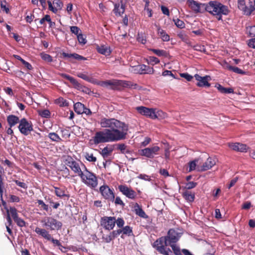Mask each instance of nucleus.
Here are the masks:
<instances>
[{
	"label": "nucleus",
	"mask_w": 255,
	"mask_h": 255,
	"mask_svg": "<svg viewBox=\"0 0 255 255\" xmlns=\"http://www.w3.org/2000/svg\"><path fill=\"white\" fill-rule=\"evenodd\" d=\"M102 128H106L103 130L96 132L93 137L94 143L116 141L126 138L128 134V126L114 118H102L100 122Z\"/></svg>",
	"instance_id": "nucleus-1"
},
{
	"label": "nucleus",
	"mask_w": 255,
	"mask_h": 255,
	"mask_svg": "<svg viewBox=\"0 0 255 255\" xmlns=\"http://www.w3.org/2000/svg\"><path fill=\"white\" fill-rule=\"evenodd\" d=\"M181 234L174 229H170L167 235L162 236L154 242L152 247L160 254L162 255H173L171 250L167 248L172 244H176L180 239Z\"/></svg>",
	"instance_id": "nucleus-2"
},
{
	"label": "nucleus",
	"mask_w": 255,
	"mask_h": 255,
	"mask_svg": "<svg viewBox=\"0 0 255 255\" xmlns=\"http://www.w3.org/2000/svg\"><path fill=\"white\" fill-rule=\"evenodd\" d=\"M203 9L216 17L218 20H222V15H227L230 10L227 6L217 1H210L203 4Z\"/></svg>",
	"instance_id": "nucleus-3"
},
{
	"label": "nucleus",
	"mask_w": 255,
	"mask_h": 255,
	"mask_svg": "<svg viewBox=\"0 0 255 255\" xmlns=\"http://www.w3.org/2000/svg\"><path fill=\"white\" fill-rule=\"evenodd\" d=\"M81 165L83 171L79 176L82 182L91 189H95L98 184L97 176L95 173L90 171L84 163H81Z\"/></svg>",
	"instance_id": "nucleus-4"
},
{
	"label": "nucleus",
	"mask_w": 255,
	"mask_h": 255,
	"mask_svg": "<svg viewBox=\"0 0 255 255\" xmlns=\"http://www.w3.org/2000/svg\"><path fill=\"white\" fill-rule=\"evenodd\" d=\"M43 226L47 230L50 231L60 230L62 227V223L53 217L46 216L41 220Z\"/></svg>",
	"instance_id": "nucleus-5"
},
{
	"label": "nucleus",
	"mask_w": 255,
	"mask_h": 255,
	"mask_svg": "<svg viewBox=\"0 0 255 255\" xmlns=\"http://www.w3.org/2000/svg\"><path fill=\"white\" fill-rule=\"evenodd\" d=\"M63 161L65 165L69 166L70 169L78 176L83 171V168L81 163L77 162L70 155H65L63 156Z\"/></svg>",
	"instance_id": "nucleus-6"
},
{
	"label": "nucleus",
	"mask_w": 255,
	"mask_h": 255,
	"mask_svg": "<svg viewBox=\"0 0 255 255\" xmlns=\"http://www.w3.org/2000/svg\"><path fill=\"white\" fill-rule=\"evenodd\" d=\"M35 232L38 235L43 237L44 239L47 241H51L54 245L59 247V249L62 250L60 249V247L63 248V247L62 246L60 242L58 240L54 239L46 229L36 227Z\"/></svg>",
	"instance_id": "nucleus-7"
},
{
	"label": "nucleus",
	"mask_w": 255,
	"mask_h": 255,
	"mask_svg": "<svg viewBox=\"0 0 255 255\" xmlns=\"http://www.w3.org/2000/svg\"><path fill=\"white\" fill-rule=\"evenodd\" d=\"M116 222L115 217L104 216L101 218L100 225L104 229L110 231L114 228Z\"/></svg>",
	"instance_id": "nucleus-8"
},
{
	"label": "nucleus",
	"mask_w": 255,
	"mask_h": 255,
	"mask_svg": "<svg viewBox=\"0 0 255 255\" xmlns=\"http://www.w3.org/2000/svg\"><path fill=\"white\" fill-rule=\"evenodd\" d=\"M251 0H244L243 5L240 4L239 0H238V8L247 15H250L252 12L255 10V0H253L252 3L250 2Z\"/></svg>",
	"instance_id": "nucleus-9"
},
{
	"label": "nucleus",
	"mask_w": 255,
	"mask_h": 255,
	"mask_svg": "<svg viewBox=\"0 0 255 255\" xmlns=\"http://www.w3.org/2000/svg\"><path fill=\"white\" fill-rule=\"evenodd\" d=\"M18 128L20 132L24 135H27L33 130L32 123L24 118L20 120Z\"/></svg>",
	"instance_id": "nucleus-10"
},
{
	"label": "nucleus",
	"mask_w": 255,
	"mask_h": 255,
	"mask_svg": "<svg viewBox=\"0 0 255 255\" xmlns=\"http://www.w3.org/2000/svg\"><path fill=\"white\" fill-rule=\"evenodd\" d=\"M113 189H111L108 185H104L100 187V192L104 199L109 201L114 202L115 198Z\"/></svg>",
	"instance_id": "nucleus-11"
},
{
	"label": "nucleus",
	"mask_w": 255,
	"mask_h": 255,
	"mask_svg": "<svg viewBox=\"0 0 255 255\" xmlns=\"http://www.w3.org/2000/svg\"><path fill=\"white\" fill-rule=\"evenodd\" d=\"M121 82L119 80L113 79L110 80H106L104 81H99L97 80L96 85H100L103 87L109 88L111 90H118L120 87Z\"/></svg>",
	"instance_id": "nucleus-12"
},
{
	"label": "nucleus",
	"mask_w": 255,
	"mask_h": 255,
	"mask_svg": "<svg viewBox=\"0 0 255 255\" xmlns=\"http://www.w3.org/2000/svg\"><path fill=\"white\" fill-rule=\"evenodd\" d=\"M160 148L158 146H154L151 147H147L139 151L142 156L149 158H153L156 155L158 154Z\"/></svg>",
	"instance_id": "nucleus-13"
},
{
	"label": "nucleus",
	"mask_w": 255,
	"mask_h": 255,
	"mask_svg": "<svg viewBox=\"0 0 255 255\" xmlns=\"http://www.w3.org/2000/svg\"><path fill=\"white\" fill-rule=\"evenodd\" d=\"M119 191L127 198L134 199L137 196V194L131 188L128 187L126 185H120L118 186Z\"/></svg>",
	"instance_id": "nucleus-14"
},
{
	"label": "nucleus",
	"mask_w": 255,
	"mask_h": 255,
	"mask_svg": "<svg viewBox=\"0 0 255 255\" xmlns=\"http://www.w3.org/2000/svg\"><path fill=\"white\" fill-rule=\"evenodd\" d=\"M137 112L142 115L155 119L157 118L153 109L148 108L145 107H137L136 108Z\"/></svg>",
	"instance_id": "nucleus-15"
},
{
	"label": "nucleus",
	"mask_w": 255,
	"mask_h": 255,
	"mask_svg": "<svg viewBox=\"0 0 255 255\" xmlns=\"http://www.w3.org/2000/svg\"><path fill=\"white\" fill-rule=\"evenodd\" d=\"M135 70L136 73L139 74H152L154 73V70L153 67L141 64L136 66Z\"/></svg>",
	"instance_id": "nucleus-16"
},
{
	"label": "nucleus",
	"mask_w": 255,
	"mask_h": 255,
	"mask_svg": "<svg viewBox=\"0 0 255 255\" xmlns=\"http://www.w3.org/2000/svg\"><path fill=\"white\" fill-rule=\"evenodd\" d=\"M195 79L198 81L196 85L199 87H210L211 84L208 82V79L210 78L208 76L202 77L198 74L194 75Z\"/></svg>",
	"instance_id": "nucleus-17"
},
{
	"label": "nucleus",
	"mask_w": 255,
	"mask_h": 255,
	"mask_svg": "<svg viewBox=\"0 0 255 255\" xmlns=\"http://www.w3.org/2000/svg\"><path fill=\"white\" fill-rule=\"evenodd\" d=\"M188 2L189 6L196 12H201L202 10H205L203 9L202 5L206 3H199L194 0H188Z\"/></svg>",
	"instance_id": "nucleus-18"
},
{
	"label": "nucleus",
	"mask_w": 255,
	"mask_h": 255,
	"mask_svg": "<svg viewBox=\"0 0 255 255\" xmlns=\"http://www.w3.org/2000/svg\"><path fill=\"white\" fill-rule=\"evenodd\" d=\"M229 146L232 149L240 152H247L248 147L246 144L240 143H229Z\"/></svg>",
	"instance_id": "nucleus-19"
},
{
	"label": "nucleus",
	"mask_w": 255,
	"mask_h": 255,
	"mask_svg": "<svg viewBox=\"0 0 255 255\" xmlns=\"http://www.w3.org/2000/svg\"><path fill=\"white\" fill-rule=\"evenodd\" d=\"M115 231L118 237L122 233L123 234L121 236L122 238H123V235H127L128 236H131L133 235L132 229L129 226L123 227L122 229H119Z\"/></svg>",
	"instance_id": "nucleus-20"
},
{
	"label": "nucleus",
	"mask_w": 255,
	"mask_h": 255,
	"mask_svg": "<svg viewBox=\"0 0 255 255\" xmlns=\"http://www.w3.org/2000/svg\"><path fill=\"white\" fill-rule=\"evenodd\" d=\"M216 164V161L211 157L207 158L206 162L200 167L198 170L201 171H204L211 169L214 165Z\"/></svg>",
	"instance_id": "nucleus-21"
},
{
	"label": "nucleus",
	"mask_w": 255,
	"mask_h": 255,
	"mask_svg": "<svg viewBox=\"0 0 255 255\" xmlns=\"http://www.w3.org/2000/svg\"><path fill=\"white\" fill-rule=\"evenodd\" d=\"M101 233L102 234V239L103 242L105 243H110L118 237L115 230L109 232V234L107 235L103 234L102 232Z\"/></svg>",
	"instance_id": "nucleus-22"
},
{
	"label": "nucleus",
	"mask_w": 255,
	"mask_h": 255,
	"mask_svg": "<svg viewBox=\"0 0 255 255\" xmlns=\"http://www.w3.org/2000/svg\"><path fill=\"white\" fill-rule=\"evenodd\" d=\"M6 121L8 126L10 127H13L18 123L19 124L20 120L16 116L10 115L7 117Z\"/></svg>",
	"instance_id": "nucleus-23"
},
{
	"label": "nucleus",
	"mask_w": 255,
	"mask_h": 255,
	"mask_svg": "<svg viewBox=\"0 0 255 255\" xmlns=\"http://www.w3.org/2000/svg\"><path fill=\"white\" fill-rule=\"evenodd\" d=\"M125 11V5L122 3L121 7L119 3H114V8L113 9L114 13L117 16H121Z\"/></svg>",
	"instance_id": "nucleus-24"
},
{
	"label": "nucleus",
	"mask_w": 255,
	"mask_h": 255,
	"mask_svg": "<svg viewBox=\"0 0 255 255\" xmlns=\"http://www.w3.org/2000/svg\"><path fill=\"white\" fill-rule=\"evenodd\" d=\"M77 76L78 77H79L88 82H90L91 83L95 84L97 83L96 79L94 78L93 77H92L91 76L88 75L85 73L79 72L77 74Z\"/></svg>",
	"instance_id": "nucleus-25"
},
{
	"label": "nucleus",
	"mask_w": 255,
	"mask_h": 255,
	"mask_svg": "<svg viewBox=\"0 0 255 255\" xmlns=\"http://www.w3.org/2000/svg\"><path fill=\"white\" fill-rule=\"evenodd\" d=\"M96 49L99 53L104 55L106 56H109L111 53L110 47L104 45L97 46Z\"/></svg>",
	"instance_id": "nucleus-26"
},
{
	"label": "nucleus",
	"mask_w": 255,
	"mask_h": 255,
	"mask_svg": "<svg viewBox=\"0 0 255 255\" xmlns=\"http://www.w3.org/2000/svg\"><path fill=\"white\" fill-rule=\"evenodd\" d=\"M157 34L163 41L167 42L169 41V35L167 34L165 30L161 29L160 27H158L157 28Z\"/></svg>",
	"instance_id": "nucleus-27"
},
{
	"label": "nucleus",
	"mask_w": 255,
	"mask_h": 255,
	"mask_svg": "<svg viewBox=\"0 0 255 255\" xmlns=\"http://www.w3.org/2000/svg\"><path fill=\"white\" fill-rule=\"evenodd\" d=\"M60 75L62 78L69 80L70 82V83L72 84H73L74 86H75V87H79L80 86V83L74 78L70 76L69 75H67V74H64V73H62L60 74Z\"/></svg>",
	"instance_id": "nucleus-28"
},
{
	"label": "nucleus",
	"mask_w": 255,
	"mask_h": 255,
	"mask_svg": "<svg viewBox=\"0 0 255 255\" xmlns=\"http://www.w3.org/2000/svg\"><path fill=\"white\" fill-rule=\"evenodd\" d=\"M85 107L83 104L77 102L74 105V110L77 114H83L84 112Z\"/></svg>",
	"instance_id": "nucleus-29"
},
{
	"label": "nucleus",
	"mask_w": 255,
	"mask_h": 255,
	"mask_svg": "<svg viewBox=\"0 0 255 255\" xmlns=\"http://www.w3.org/2000/svg\"><path fill=\"white\" fill-rule=\"evenodd\" d=\"M54 193L56 195L60 198H63L65 197H69V196L66 194L65 190L64 188H61L57 187H54Z\"/></svg>",
	"instance_id": "nucleus-30"
},
{
	"label": "nucleus",
	"mask_w": 255,
	"mask_h": 255,
	"mask_svg": "<svg viewBox=\"0 0 255 255\" xmlns=\"http://www.w3.org/2000/svg\"><path fill=\"white\" fill-rule=\"evenodd\" d=\"M183 197L189 202H193L195 199V194L191 191L186 190L183 193Z\"/></svg>",
	"instance_id": "nucleus-31"
},
{
	"label": "nucleus",
	"mask_w": 255,
	"mask_h": 255,
	"mask_svg": "<svg viewBox=\"0 0 255 255\" xmlns=\"http://www.w3.org/2000/svg\"><path fill=\"white\" fill-rule=\"evenodd\" d=\"M54 103L60 107H68L69 106V102L61 97L56 99Z\"/></svg>",
	"instance_id": "nucleus-32"
},
{
	"label": "nucleus",
	"mask_w": 255,
	"mask_h": 255,
	"mask_svg": "<svg viewBox=\"0 0 255 255\" xmlns=\"http://www.w3.org/2000/svg\"><path fill=\"white\" fill-rule=\"evenodd\" d=\"M226 68L230 71H232L236 73L240 74L242 75L245 74L246 72L243 71L242 69L239 68L237 67L232 66L228 64H226Z\"/></svg>",
	"instance_id": "nucleus-33"
},
{
	"label": "nucleus",
	"mask_w": 255,
	"mask_h": 255,
	"mask_svg": "<svg viewBox=\"0 0 255 255\" xmlns=\"http://www.w3.org/2000/svg\"><path fill=\"white\" fill-rule=\"evenodd\" d=\"M119 81L121 82L120 84V86H123L124 87L127 88H132L133 89H136L138 85L136 84H133L131 82L127 81H123L120 80Z\"/></svg>",
	"instance_id": "nucleus-34"
},
{
	"label": "nucleus",
	"mask_w": 255,
	"mask_h": 255,
	"mask_svg": "<svg viewBox=\"0 0 255 255\" xmlns=\"http://www.w3.org/2000/svg\"><path fill=\"white\" fill-rule=\"evenodd\" d=\"M136 205L137 206V208L135 209V214L141 218L144 219L148 218V216L145 214V212L142 210V209L139 206L138 204L136 203Z\"/></svg>",
	"instance_id": "nucleus-35"
},
{
	"label": "nucleus",
	"mask_w": 255,
	"mask_h": 255,
	"mask_svg": "<svg viewBox=\"0 0 255 255\" xmlns=\"http://www.w3.org/2000/svg\"><path fill=\"white\" fill-rule=\"evenodd\" d=\"M3 178H2L1 173H0V197L1 202H2V204L4 207V208H6L5 207L6 205V203L5 201H4L2 199V195H3Z\"/></svg>",
	"instance_id": "nucleus-36"
},
{
	"label": "nucleus",
	"mask_w": 255,
	"mask_h": 255,
	"mask_svg": "<svg viewBox=\"0 0 255 255\" xmlns=\"http://www.w3.org/2000/svg\"><path fill=\"white\" fill-rule=\"evenodd\" d=\"M113 151V148H109L107 146L104 147L100 152L104 158L108 157L111 155Z\"/></svg>",
	"instance_id": "nucleus-37"
},
{
	"label": "nucleus",
	"mask_w": 255,
	"mask_h": 255,
	"mask_svg": "<svg viewBox=\"0 0 255 255\" xmlns=\"http://www.w3.org/2000/svg\"><path fill=\"white\" fill-rule=\"evenodd\" d=\"M117 149L121 151L123 154L130 153V151L127 148V145L124 143H119L117 144Z\"/></svg>",
	"instance_id": "nucleus-38"
},
{
	"label": "nucleus",
	"mask_w": 255,
	"mask_h": 255,
	"mask_svg": "<svg viewBox=\"0 0 255 255\" xmlns=\"http://www.w3.org/2000/svg\"><path fill=\"white\" fill-rule=\"evenodd\" d=\"M48 137L52 141H53L59 142L62 140V139L60 138V137L55 132L49 133Z\"/></svg>",
	"instance_id": "nucleus-39"
},
{
	"label": "nucleus",
	"mask_w": 255,
	"mask_h": 255,
	"mask_svg": "<svg viewBox=\"0 0 255 255\" xmlns=\"http://www.w3.org/2000/svg\"><path fill=\"white\" fill-rule=\"evenodd\" d=\"M150 50L158 56L166 57L167 55V52L164 50L151 49Z\"/></svg>",
	"instance_id": "nucleus-40"
},
{
	"label": "nucleus",
	"mask_w": 255,
	"mask_h": 255,
	"mask_svg": "<svg viewBox=\"0 0 255 255\" xmlns=\"http://www.w3.org/2000/svg\"><path fill=\"white\" fill-rule=\"evenodd\" d=\"M136 39L138 42L143 44H145L146 42V36L144 33H138Z\"/></svg>",
	"instance_id": "nucleus-41"
},
{
	"label": "nucleus",
	"mask_w": 255,
	"mask_h": 255,
	"mask_svg": "<svg viewBox=\"0 0 255 255\" xmlns=\"http://www.w3.org/2000/svg\"><path fill=\"white\" fill-rule=\"evenodd\" d=\"M8 211L14 221L18 217L17 210L15 207H10Z\"/></svg>",
	"instance_id": "nucleus-42"
},
{
	"label": "nucleus",
	"mask_w": 255,
	"mask_h": 255,
	"mask_svg": "<svg viewBox=\"0 0 255 255\" xmlns=\"http://www.w3.org/2000/svg\"><path fill=\"white\" fill-rule=\"evenodd\" d=\"M40 55L42 59L45 62L50 63L53 60L52 57L49 54L42 52L40 53Z\"/></svg>",
	"instance_id": "nucleus-43"
},
{
	"label": "nucleus",
	"mask_w": 255,
	"mask_h": 255,
	"mask_svg": "<svg viewBox=\"0 0 255 255\" xmlns=\"http://www.w3.org/2000/svg\"><path fill=\"white\" fill-rule=\"evenodd\" d=\"M37 203H38V206L42 209L43 210L48 212L49 210V207L48 205L46 204L42 200H37Z\"/></svg>",
	"instance_id": "nucleus-44"
},
{
	"label": "nucleus",
	"mask_w": 255,
	"mask_h": 255,
	"mask_svg": "<svg viewBox=\"0 0 255 255\" xmlns=\"http://www.w3.org/2000/svg\"><path fill=\"white\" fill-rule=\"evenodd\" d=\"M0 7L2 10L5 11L6 13L8 14L9 12V9L5 0H3L0 1Z\"/></svg>",
	"instance_id": "nucleus-45"
},
{
	"label": "nucleus",
	"mask_w": 255,
	"mask_h": 255,
	"mask_svg": "<svg viewBox=\"0 0 255 255\" xmlns=\"http://www.w3.org/2000/svg\"><path fill=\"white\" fill-rule=\"evenodd\" d=\"M38 114L42 118H49L50 117V112L47 109L38 111Z\"/></svg>",
	"instance_id": "nucleus-46"
},
{
	"label": "nucleus",
	"mask_w": 255,
	"mask_h": 255,
	"mask_svg": "<svg viewBox=\"0 0 255 255\" xmlns=\"http://www.w3.org/2000/svg\"><path fill=\"white\" fill-rule=\"evenodd\" d=\"M148 64L154 65V64H158L160 62V60L156 57L149 56L147 59Z\"/></svg>",
	"instance_id": "nucleus-47"
},
{
	"label": "nucleus",
	"mask_w": 255,
	"mask_h": 255,
	"mask_svg": "<svg viewBox=\"0 0 255 255\" xmlns=\"http://www.w3.org/2000/svg\"><path fill=\"white\" fill-rule=\"evenodd\" d=\"M85 157L89 162H95L97 161V158L92 153H85Z\"/></svg>",
	"instance_id": "nucleus-48"
},
{
	"label": "nucleus",
	"mask_w": 255,
	"mask_h": 255,
	"mask_svg": "<svg viewBox=\"0 0 255 255\" xmlns=\"http://www.w3.org/2000/svg\"><path fill=\"white\" fill-rule=\"evenodd\" d=\"M173 21L177 27L179 28H183L185 27V24L183 20L177 18L174 19Z\"/></svg>",
	"instance_id": "nucleus-49"
},
{
	"label": "nucleus",
	"mask_w": 255,
	"mask_h": 255,
	"mask_svg": "<svg viewBox=\"0 0 255 255\" xmlns=\"http://www.w3.org/2000/svg\"><path fill=\"white\" fill-rule=\"evenodd\" d=\"M17 224V225L20 227H23L26 226L25 222L22 219L19 217L16 219L14 221Z\"/></svg>",
	"instance_id": "nucleus-50"
},
{
	"label": "nucleus",
	"mask_w": 255,
	"mask_h": 255,
	"mask_svg": "<svg viewBox=\"0 0 255 255\" xmlns=\"http://www.w3.org/2000/svg\"><path fill=\"white\" fill-rule=\"evenodd\" d=\"M70 30L73 33L75 34L77 36L81 33V30L80 29L76 26H71Z\"/></svg>",
	"instance_id": "nucleus-51"
},
{
	"label": "nucleus",
	"mask_w": 255,
	"mask_h": 255,
	"mask_svg": "<svg viewBox=\"0 0 255 255\" xmlns=\"http://www.w3.org/2000/svg\"><path fill=\"white\" fill-rule=\"evenodd\" d=\"M116 223L117 224V227L119 228H122L125 225V221L122 218H118L116 219Z\"/></svg>",
	"instance_id": "nucleus-52"
},
{
	"label": "nucleus",
	"mask_w": 255,
	"mask_h": 255,
	"mask_svg": "<svg viewBox=\"0 0 255 255\" xmlns=\"http://www.w3.org/2000/svg\"><path fill=\"white\" fill-rule=\"evenodd\" d=\"M77 36L78 40L80 44L84 45L86 43L87 40L81 33Z\"/></svg>",
	"instance_id": "nucleus-53"
},
{
	"label": "nucleus",
	"mask_w": 255,
	"mask_h": 255,
	"mask_svg": "<svg viewBox=\"0 0 255 255\" xmlns=\"http://www.w3.org/2000/svg\"><path fill=\"white\" fill-rule=\"evenodd\" d=\"M149 2L148 0H146L144 6V10L147 11L148 17H150L152 15V10L149 8Z\"/></svg>",
	"instance_id": "nucleus-54"
},
{
	"label": "nucleus",
	"mask_w": 255,
	"mask_h": 255,
	"mask_svg": "<svg viewBox=\"0 0 255 255\" xmlns=\"http://www.w3.org/2000/svg\"><path fill=\"white\" fill-rule=\"evenodd\" d=\"M197 185V183L194 182H189L185 185V188L186 189H191L195 187Z\"/></svg>",
	"instance_id": "nucleus-55"
},
{
	"label": "nucleus",
	"mask_w": 255,
	"mask_h": 255,
	"mask_svg": "<svg viewBox=\"0 0 255 255\" xmlns=\"http://www.w3.org/2000/svg\"><path fill=\"white\" fill-rule=\"evenodd\" d=\"M53 3L55 5V7L57 8V10L62 8L63 3L60 0H54Z\"/></svg>",
	"instance_id": "nucleus-56"
},
{
	"label": "nucleus",
	"mask_w": 255,
	"mask_h": 255,
	"mask_svg": "<svg viewBox=\"0 0 255 255\" xmlns=\"http://www.w3.org/2000/svg\"><path fill=\"white\" fill-rule=\"evenodd\" d=\"M115 204L117 205H120L122 207H124L125 206V204L124 203V202L122 201V200L121 199L120 197H117L115 198V200L114 199Z\"/></svg>",
	"instance_id": "nucleus-57"
},
{
	"label": "nucleus",
	"mask_w": 255,
	"mask_h": 255,
	"mask_svg": "<svg viewBox=\"0 0 255 255\" xmlns=\"http://www.w3.org/2000/svg\"><path fill=\"white\" fill-rule=\"evenodd\" d=\"M5 209L6 210V212H7V215H6V220H7V223L6 224H7V225H8V226H11L12 224V220L10 217V215L9 213L8 209L7 208H5Z\"/></svg>",
	"instance_id": "nucleus-58"
},
{
	"label": "nucleus",
	"mask_w": 255,
	"mask_h": 255,
	"mask_svg": "<svg viewBox=\"0 0 255 255\" xmlns=\"http://www.w3.org/2000/svg\"><path fill=\"white\" fill-rule=\"evenodd\" d=\"M180 76L181 77L186 79L188 81H190L193 79V77L187 73H181Z\"/></svg>",
	"instance_id": "nucleus-59"
},
{
	"label": "nucleus",
	"mask_w": 255,
	"mask_h": 255,
	"mask_svg": "<svg viewBox=\"0 0 255 255\" xmlns=\"http://www.w3.org/2000/svg\"><path fill=\"white\" fill-rule=\"evenodd\" d=\"M248 32L251 37L255 36V26H252L248 29Z\"/></svg>",
	"instance_id": "nucleus-60"
},
{
	"label": "nucleus",
	"mask_w": 255,
	"mask_h": 255,
	"mask_svg": "<svg viewBox=\"0 0 255 255\" xmlns=\"http://www.w3.org/2000/svg\"><path fill=\"white\" fill-rule=\"evenodd\" d=\"M14 182L16 183L17 185L23 189H26L27 188L26 184L24 182H20L17 180H14Z\"/></svg>",
	"instance_id": "nucleus-61"
},
{
	"label": "nucleus",
	"mask_w": 255,
	"mask_h": 255,
	"mask_svg": "<svg viewBox=\"0 0 255 255\" xmlns=\"http://www.w3.org/2000/svg\"><path fill=\"white\" fill-rule=\"evenodd\" d=\"M194 49L196 51H203L205 50V48L204 45L197 44L193 47Z\"/></svg>",
	"instance_id": "nucleus-62"
},
{
	"label": "nucleus",
	"mask_w": 255,
	"mask_h": 255,
	"mask_svg": "<svg viewBox=\"0 0 255 255\" xmlns=\"http://www.w3.org/2000/svg\"><path fill=\"white\" fill-rule=\"evenodd\" d=\"M196 164L195 161H192L189 163V171H191L195 169Z\"/></svg>",
	"instance_id": "nucleus-63"
},
{
	"label": "nucleus",
	"mask_w": 255,
	"mask_h": 255,
	"mask_svg": "<svg viewBox=\"0 0 255 255\" xmlns=\"http://www.w3.org/2000/svg\"><path fill=\"white\" fill-rule=\"evenodd\" d=\"M48 4L49 9L52 11L53 13H56L57 12V8L56 7H54L52 5V3L50 1H47Z\"/></svg>",
	"instance_id": "nucleus-64"
}]
</instances>
